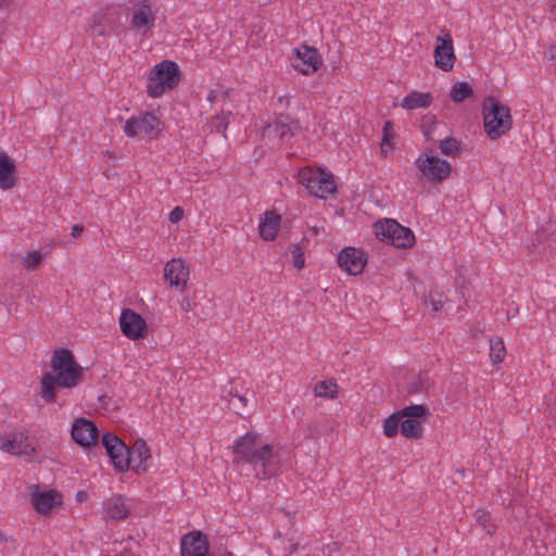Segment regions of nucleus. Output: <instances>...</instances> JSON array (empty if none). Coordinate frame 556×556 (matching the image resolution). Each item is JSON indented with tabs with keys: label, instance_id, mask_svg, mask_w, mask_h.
I'll list each match as a JSON object with an SVG mask.
<instances>
[{
	"label": "nucleus",
	"instance_id": "1",
	"mask_svg": "<svg viewBox=\"0 0 556 556\" xmlns=\"http://www.w3.org/2000/svg\"><path fill=\"white\" fill-rule=\"evenodd\" d=\"M50 367L51 371L43 374L40 381V395L46 403L56 402L60 388L72 389L84 381L85 369L67 348L53 351Z\"/></svg>",
	"mask_w": 556,
	"mask_h": 556
},
{
	"label": "nucleus",
	"instance_id": "2",
	"mask_svg": "<svg viewBox=\"0 0 556 556\" xmlns=\"http://www.w3.org/2000/svg\"><path fill=\"white\" fill-rule=\"evenodd\" d=\"M233 463L254 466L257 477L270 478L276 473L277 462L271 445L263 443L256 433H247L233 446Z\"/></svg>",
	"mask_w": 556,
	"mask_h": 556
},
{
	"label": "nucleus",
	"instance_id": "3",
	"mask_svg": "<svg viewBox=\"0 0 556 556\" xmlns=\"http://www.w3.org/2000/svg\"><path fill=\"white\" fill-rule=\"evenodd\" d=\"M484 130L490 139H497L508 132L513 126L510 109L494 97L483 101Z\"/></svg>",
	"mask_w": 556,
	"mask_h": 556
},
{
	"label": "nucleus",
	"instance_id": "4",
	"mask_svg": "<svg viewBox=\"0 0 556 556\" xmlns=\"http://www.w3.org/2000/svg\"><path fill=\"white\" fill-rule=\"evenodd\" d=\"M180 81V70L176 62L164 60L151 70L147 93L151 98H160L166 90L174 89Z\"/></svg>",
	"mask_w": 556,
	"mask_h": 556
},
{
	"label": "nucleus",
	"instance_id": "5",
	"mask_svg": "<svg viewBox=\"0 0 556 556\" xmlns=\"http://www.w3.org/2000/svg\"><path fill=\"white\" fill-rule=\"evenodd\" d=\"M298 177L309 194L319 199H326L337 191L333 175L325 169L306 166L299 170Z\"/></svg>",
	"mask_w": 556,
	"mask_h": 556
},
{
	"label": "nucleus",
	"instance_id": "6",
	"mask_svg": "<svg viewBox=\"0 0 556 556\" xmlns=\"http://www.w3.org/2000/svg\"><path fill=\"white\" fill-rule=\"evenodd\" d=\"M374 228L379 240L388 241L396 248L407 249L415 243L414 232L394 219L378 220Z\"/></svg>",
	"mask_w": 556,
	"mask_h": 556
},
{
	"label": "nucleus",
	"instance_id": "7",
	"mask_svg": "<svg viewBox=\"0 0 556 556\" xmlns=\"http://www.w3.org/2000/svg\"><path fill=\"white\" fill-rule=\"evenodd\" d=\"M161 121L150 112L141 113L139 116L130 117L126 121L124 132L127 137H141L143 139H154L161 132Z\"/></svg>",
	"mask_w": 556,
	"mask_h": 556
},
{
	"label": "nucleus",
	"instance_id": "8",
	"mask_svg": "<svg viewBox=\"0 0 556 556\" xmlns=\"http://www.w3.org/2000/svg\"><path fill=\"white\" fill-rule=\"evenodd\" d=\"M101 443L110 456L114 468L124 472L129 469V447L117 435L106 432L102 435Z\"/></svg>",
	"mask_w": 556,
	"mask_h": 556
},
{
	"label": "nucleus",
	"instance_id": "9",
	"mask_svg": "<svg viewBox=\"0 0 556 556\" xmlns=\"http://www.w3.org/2000/svg\"><path fill=\"white\" fill-rule=\"evenodd\" d=\"M300 129L301 124L298 118L279 113L273 123L264 127L263 136L278 138L282 142H288Z\"/></svg>",
	"mask_w": 556,
	"mask_h": 556
},
{
	"label": "nucleus",
	"instance_id": "10",
	"mask_svg": "<svg viewBox=\"0 0 556 556\" xmlns=\"http://www.w3.org/2000/svg\"><path fill=\"white\" fill-rule=\"evenodd\" d=\"M434 48V65L444 71L450 72L453 70L456 55L454 53L453 39L448 30L442 28L440 35L435 39Z\"/></svg>",
	"mask_w": 556,
	"mask_h": 556
},
{
	"label": "nucleus",
	"instance_id": "11",
	"mask_svg": "<svg viewBox=\"0 0 556 556\" xmlns=\"http://www.w3.org/2000/svg\"><path fill=\"white\" fill-rule=\"evenodd\" d=\"M430 415L428 408L422 404H414L403 407L391 414L383 420V434L391 439L399 433L404 417H422Z\"/></svg>",
	"mask_w": 556,
	"mask_h": 556
},
{
	"label": "nucleus",
	"instance_id": "12",
	"mask_svg": "<svg viewBox=\"0 0 556 556\" xmlns=\"http://www.w3.org/2000/svg\"><path fill=\"white\" fill-rule=\"evenodd\" d=\"M416 165L422 175L431 181H442L451 174L452 166L445 161L434 155L419 156Z\"/></svg>",
	"mask_w": 556,
	"mask_h": 556
},
{
	"label": "nucleus",
	"instance_id": "13",
	"mask_svg": "<svg viewBox=\"0 0 556 556\" xmlns=\"http://www.w3.org/2000/svg\"><path fill=\"white\" fill-rule=\"evenodd\" d=\"M119 326L123 334L130 340H139L147 337L148 325L144 318L131 308H124L122 311Z\"/></svg>",
	"mask_w": 556,
	"mask_h": 556
},
{
	"label": "nucleus",
	"instance_id": "14",
	"mask_svg": "<svg viewBox=\"0 0 556 556\" xmlns=\"http://www.w3.org/2000/svg\"><path fill=\"white\" fill-rule=\"evenodd\" d=\"M339 266L350 275H358L366 265V258L362 250L346 247L338 255Z\"/></svg>",
	"mask_w": 556,
	"mask_h": 556
},
{
	"label": "nucleus",
	"instance_id": "15",
	"mask_svg": "<svg viewBox=\"0 0 556 556\" xmlns=\"http://www.w3.org/2000/svg\"><path fill=\"white\" fill-rule=\"evenodd\" d=\"M71 434L77 444L85 447L96 444L99 437L96 425L85 418H77L74 421Z\"/></svg>",
	"mask_w": 556,
	"mask_h": 556
},
{
	"label": "nucleus",
	"instance_id": "16",
	"mask_svg": "<svg viewBox=\"0 0 556 556\" xmlns=\"http://www.w3.org/2000/svg\"><path fill=\"white\" fill-rule=\"evenodd\" d=\"M129 465L134 463L132 469L142 475L148 471L152 464V455L143 439H137L131 447H129Z\"/></svg>",
	"mask_w": 556,
	"mask_h": 556
},
{
	"label": "nucleus",
	"instance_id": "17",
	"mask_svg": "<svg viewBox=\"0 0 556 556\" xmlns=\"http://www.w3.org/2000/svg\"><path fill=\"white\" fill-rule=\"evenodd\" d=\"M208 541L201 531H192L181 539V556H207Z\"/></svg>",
	"mask_w": 556,
	"mask_h": 556
},
{
	"label": "nucleus",
	"instance_id": "18",
	"mask_svg": "<svg viewBox=\"0 0 556 556\" xmlns=\"http://www.w3.org/2000/svg\"><path fill=\"white\" fill-rule=\"evenodd\" d=\"M150 1L140 0L139 7L135 10L131 17L132 27L142 35H146L154 26L156 20Z\"/></svg>",
	"mask_w": 556,
	"mask_h": 556
},
{
	"label": "nucleus",
	"instance_id": "19",
	"mask_svg": "<svg viewBox=\"0 0 556 556\" xmlns=\"http://www.w3.org/2000/svg\"><path fill=\"white\" fill-rule=\"evenodd\" d=\"M164 279L172 287H180L185 290L189 279V267L180 258H173L164 267Z\"/></svg>",
	"mask_w": 556,
	"mask_h": 556
},
{
	"label": "nucleus",
	"instance_id": "20",
	"mask_svg": "<svg viewBox=\"0 0 556 556\" xmlns=\"http://www.w3.org/2000/svg\"><path fill=\"white\" fill-rule=\"evenodd\" d=\"M293 66L305 75L316 72L320 66L318 51L314 48L303 46L298 50Z\"/></svg>",
	"mask_w": 556,
	"mask_h": 556
},
{
	"label": "nucleus",
	"instance_id": "21",
	"mask_svg": "<svg viewBox=\"0 0 556 556\" xmlns=\"http://www.w3.org/2000/svg\"><path fill=\"white\" fill-rule=\"evenodd\" d=\"M0 448L13 455H30L34 452L28 438L22 432L14 433L11 439L0 438Z\"/></svg>",
	"mask_w": 556,
	"mask_h": 556
},
{
	"label": "nucleus",
	"instance_id": "22",
	"mask_svg": "<svg viewBox=\"0 0 556 556\" xmlns=\"http://www.w3.org/2000/svg\"><path fill=\"white\" fill-rule=\"evenodd\" d=\"M31 504L39 514L47 515L54 506L61 504V496L54 490L35 492L31 495Z\"/></svg>",
	"mask_w": 556,
	"mask_h": 556
},
{
	"label": "nucleus",
	"instance_id": "23",
	"mask_svg": "<svg viewBox=\"0 0 556 556\" xmlns=\"http://www.w3.org/2000/svg\"><path fill=\"white\" fill-rule=\"evenodd\" d=\"M281 223V216L276 211H266L260 224V236L263 240L271 241L276 238Z\"/></svg>",
	"mask_w": 556,
	"mask_h": 556
},
{
	"label": "nucleus",
	"instance_id": "24",
	"mask_svg": "<svg viewBox=\"0 0 556 556\" xmlns=\"http://www.w3.org/2000/svg\"><path fill=\"white\" fill-rule=\"evenodd\" d=\"M16 167L3 151H0V188L11 189L16 182Z\"/></svg>",
	"mask_w": 556,
	"mask_h": 556
},
{
	"label": "nucleus",
	"instance_id": "25",
	"mask_svg": "<svg viewBox=\"0 0 556 556\" xmlns=\"http://www.w3.org/2000/svg\"><path fill=\"white\" fill-rule=\"evenodd\" d=\"M429 415L422 417H404L401 424V433L409 440H418L424 433V422Z\"/></svg>",
	"mask_w": 556,
	"mask_h": 556
},
{
	"label": "nucleus",
	"instance_id": "26",
	"mask_svg": "<svg viewBox=\"0 0 556 556\" xmlns=\"http://www.w3.org/2000/svg\"><path fill=\"white\" fill-rule=\"evenodd\" d=\"M106 517L113 520H121L128 517L130 510L121 495L113 496L104 502Z\"/></svg>",
	"mask_w": 556,
	"mask_h": 556
},
{
	"label": "nucleus",
	"instance_id": "27",
	"mask_svg": "<svg viewBox=\"0 0 556 556\" xmlns=\"http://www.w3.org/2000/svg\"><path fill=\"white\" fill-rule=\"evenodd\" d=\"M432 100L430 92L413 91L402 100L401 106L406 110L426 109L431 105Z\"/></svg>",
	"mask_w": 556,
	"mask_h": 556
},
{
	"label": "nucleus",
	"instance_id": "28",
	"mask_svg": "<svg viewBox=\"0 0 556 556\" xmlns=\"http://www.w3.org/2000/svg\"><path fill=\"white\" fill-rule=\"evenodd\" d=\"M431 388V381L426 372H419L412 377L409 382L407 383V394L417 395V394H427Z\"/></svg>",
	"mask_w": 556,
	"mask_h": 556
},
{
	"label": "nucleus",
	"instance_id": "29",
	"mask_svg": "<svg viewBox=\"0 0 556 556\" xmlns=\"http://www.w3.org/2000/svg\"><path fill=\"white\" fill-rule=\"evenodd\" d=\"M314 395L333 400L338 395V384L333 380L319 381L314 387Z\"/></svg>",
	"mask_w": 556,
	"mask_h": 556
},
{
	"label": "nucleus",
	"instance_id": "30",
	"mask_svg": "<svg viewBox=\"0 0 556 556\" xmlns=\"http://www.w3.org/2000/svg\"><path fill=\"white\" fill-rule=\"evenodd\" d=\"M473 94L471 86L466 81H457L450 91L453 102L460 103Z\"/></svg>",
	"mask_w": 556,
	"mask_h": 556
},
{
	"label": "nucleus",
	"instance_id": "31",
	"mask_svg": "<svg viewBox=\"0 0 556 556\" xmlns=\"http://www.w3.org/2000/svg\"><path fill=\"white\" fill-rule=\"evenodd\" d=\"M506 355V349L504 341L500 337H493L490 339V358L493 364L503 362Z\"/></svg>",
	"mask_w": 556,
	"mask_h": 556
},
{
	"label": "nucleus",
	"instance_id": "32",
	"mask_svg": "<svg viewBox=\"0 0 556 556\" xmlns=\"http://www.w3.org/2000/svg\"><path fill=\"white\" fill-rule=\"evenodd\" d=\"M439 148L444 155L455 156L460 151V142L453 137H446L439 141Z\"/></svg>",
	"mask_w": 556,
	"mask_h": 556
},
{
	"label": "nucleus",
	"instance_id": "33",
	"mask_svg": "<svg viewBox=\"0 0 556 556\" xmlns=\"http://www.w3.org/2000/svg\"><path fill=\"white\" fill-rule=\"evenodd\" d=\"M546 239L547 235L545 231H536L531 244H528L527 248L538 255H543L546 253V247L544 244Z\"/></svg>",
	"mask_w": 556,
	"mask_h": 556
},
{
	"label": "nucleus",
	"instance_id": "34",
	"mask_svg": "<svg viewBox=\"0 0 556 556\" xmlns=\"http://www.w3.org/2000/svg\"><path fill=\"white\" fill-rule=\"evenodd\" d=\"M475 517H476L477 523L479 526H481L488 534H493L495 527L491 522V515L489 511H486L484 509H478L475 514Z\"/></svg>",
	"mask_w": 556,
	"mask_h": 556
},
{
	"label": "nucleus",
	"instance_id": "35",
	"mask_svg": "<svg viewBox=\"0 0 556 556\" xmlns=\"http://www.w3.org/2000/svg\"><path fill=\"white\" fill-rule=\"evenodd\" d=\"M42 261V254L38 251L27 252V254L23 257L22 264L26 269L35 270L37 269Z\"/></svg>",
	"mask_w": 556,
	"mask_h": 556
},
{
	"label": "nucleus",
	"instance_id": "36",
	"mask_svg": "<svg viewBox=\"0 0 556 556\" xmlns=\"http://www.w3.org/2000/svg\"><path fill=\"white\" fill-rule=\"evenodd\" d=\"M290 252L293 258V266L298 269H302L304 267V247L300 243L293 244Z\"/></svg>",
	"mask_w": 556,
	"mask_h": 556
},
{
	"label": "nucleus",
	"instance_id": "37",
	"mask_svg": "<svg viewBox=\"0 0 556 556\" xmlns=\"http://www.w3.org/2000/svg\"><path fill=\"white\" fill-rule=\"evenodd\" d=\"M229 406L236 414L243 416L248 412V399L239 394L235 400L229 401Z\"/></svg>",
	"mask_w": 556,
	"mask_h": 556
},
{
	"label": "nucleus",
	"instance_id": "38",
	"mask_svg": "<svg viewBox=\"0 0 556 556\" xmlns=\"http://www.w3.org/2000/svg\"><path fill=\"white\" fill-rule=\"evenodd\" d=\"M393 137V125L390 121L386 122L383 125V136H382V142H381V151L384 153L386 147L388 146L390 149H392L393 143L391 142V139Z\"/></svg>",
	"mask_w": 556,
	"mask_h": 556
},
{
	"label": "nucleus",
	"instance_id": "39",
	"mask_svg": "<svg viewBox=\"0 0 556 556\" xmlns=\"http://www.w3.org/2000/svg\"><path fill=\"white\" fill-rule=\"evenodd\" d=\"M228 125L227 116L225 114H217L212 117L211 126L218 132H225Z\"/></svg>",
	"mask_w": 556,
	"mask_h": 556
},
{
	"label": "nucleus",
	"instance_id": "40",
	"mask_svg": "<svg viewBox=\"0 0 556 556\" xmlns=\"http://www.w3.org/2000/svg\"><path fill=\"white\" fill-rule=\"evenodd\" d=\"M429 303L434 313L440 312L444 305L443 294L438 293V292H430L429 293Z\"/></svg>",
	"mask_w": 556,
	"mask_h": 556
},
{
	"label": "nucleus",
	"instance_id": "41",
	"mask_svg": "<svg viewBox=\"0 0 556 556\" xmlns=\"http://www.w3.org/2000/svg\"><path fill=\"white\" fill-rule=\"evenodd\" d=\"M437 126H438V122L434 118H431L429 124L424 123L421 125L422 134L427 138V140H432L431 135L434 131Z\"/></svg>",
	"mask_w": 556,
	"mask_h": 556
},
{
	"label": "nucleus",
	"instance_id": "42",
	"mask_svg": "<svg viewBox=\"0 0 556 556\" xmlns=\"http://www.w3.org/2000/svg\"><path fill=\"white\" fill-rule=\"evenodd\" d=\"M184 210L180 206H176L170 213H169V220L172 223H178L184 218Z\"/></svg>",
	"mask_w": 556,
	"mask_h": 556
},
{
	"label": "nucleus",
	"instance_id": "43",
	"mask_svg": "<svg viewBox=\"0 0 556 556\" xmlns=\"http://www.w3.org/2000/svg\"><path fill=\"white\" fill-rule=\"evenodd\" d=\"M180 305H181V309L185 312H190L193 309V304L188 298H185L181 301Z\"/></svg>",
	"mask_w": 556,
	"mask_h": 556
},
{
	"label": "nucleus",
	"instance_id": "44",
	"mask_svg": "<svg viewBox=\"0 0 556 556\" xmlns=\"http://www.w3.org/2000/svg\"><path fill=\"white\" fill-rule=\"evenodd\" d=\"M91 29L98 35V36H104L105 35V31H104V27L101 26V25H98L96 22L93 23V25L91 26Z\"/></svg>",
	"mask_w": 556,
	"mask_h": 556
},
{
	"label": "nucleus",
	"instance_id": "45",
	"mask_svg": "<svg viewBox=\"0 0 556 556\" xmlns=\"http://www.w3.org/2000/svg\"><path fill=\"white\" fill-rule=\"evenodd\" d=\"M84 231V226L81 225H74L73 228H72V236L74 238H77L81 235V232Z\"/></svg>",
	"mask_w": 556,
	"mask_h": 556
},
{
	"label": "nucleus",
	"instance_id": "46",
	"mask_svg": "<svg viewBox=\"0 0 556 556\" xmlns=\"http://www.w3.org/2000/svg\"><path fill=\"white\" fill-rule=\"evenodd\" d=\"M240 393L238 392L237 388L231 387L228 391V402L235 400Z\"/></svg>",
	"mask_w": 556,
	"mask_h": 556
},
{
	"label": "nucleus",
	"instance_id": "47",
	"mask_svg": "<svg viewBox=\"0 0 556 556\" xmlns=\"http://www.w3.org/2000/svg\"><path fill=\"white\" fill-rule=\"evenodd\" d=\"M219 94V91L217 90H211L208 96H207V100L213 103L214 101H216L217 97Z\"/></svg>",
	"mask_w": 556,
	"mask_h": 556
},
{
	"label": "nucleus",
	"instance_id": "48",
	"mask_svg": "<svg viewBox=\"0 0 556 556\" xmlns=\"http://www.w3.org/2000/svg\"><path fill=\"white\" fill-rule=\"evenodd\" d=\"M99 400L103 405H106L110 397L108 395H101Z\"/></svg>",
	"mask_w": 556,
	"mask_h": 556
},
{
	"label": "nucleus",
	"instance_id": "49",
	"mask_svg": "<svg viewBox=\"0 0 556 556\" xmlns=\"http://www.w3.org/2000/svg\"><path fill=\"white\" fill-rule=\"evenodd\" d=\"M10 0H0V9H4L9 5Z\"/></svg>",
	"mask_w": 556,
	"mask_h": 556
},
{
	"label": "nucleus",
	"instance_id": "50",
	"mask_svg": "<svg viewBox=\"0 0 556 556\" xmlns=\"http://www.w3.org/2000/svg\"><path fill=\"white\" fill-rule=\"evenodd\" d=\"M278 102H279L280 104H282V103H285V102L288 104V103H289V99H288V98H286V97H283V96H281V97H279V98H278Z\"/></svg>",
	"mask_w": 556,
	"mask_h": 556
},
{
	"label": "nucleus",
	"instance_id": "51",
	"mask_svg": "<svg viewBox=\"0 0 556 556\" xmlns=\"http://www.w3.org/2000/svg\"><path fill=\"white\" fill-rule=\"evenodd\" d=\"M555 54H556V48H555V50H551L549 59L553 60L555 58Z\"/></svg>",
	"mask_w": 556,
	"mask_h": 556
},
{
	"label": "nucleus",
	"instance_id": "52",
	"mask_svg": "<svg viewBox=\"0 0 556 556\" xmlns=\"http://www.w3.org/2000/svg\"><path fill=\"white\" fill-rule=\"evenodd\" d=\"M84 495H85V494H84L83 492H79V493L77 494V496H78L79 498H83V496H84Z\"/></svg>",
	"mask_w": 556,
	"mask_h": 556
},
{
	"label": "nucleus",
	"instance_id": "53",
	"mask_svg": "<svg viewBox=\"0 0 556 556\" xmlns=\"http://www.w3.org/2000/svg\"><path fill=\"white\" fill-rule=\"evenodd\" d=\"M0 540H7V538L2 533H0Z\"/></svg>",
	"mask_w": 556,
	"mask_h": 556
}]
</instances>
